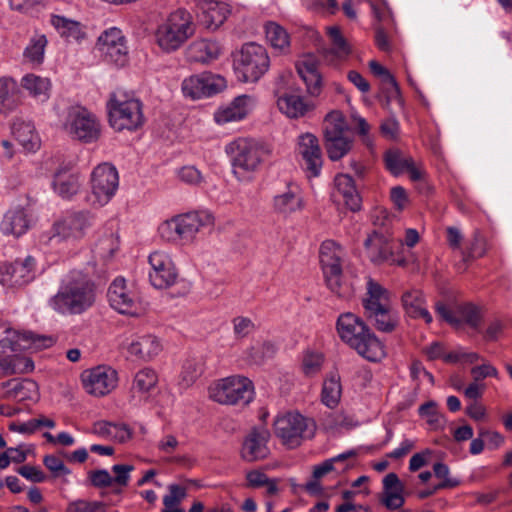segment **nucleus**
<instances>
[{
    "mask_svg": "<svg viewBox=\"0 0 512 512\" xmlns=\"http://www.w3.org/2000/svg\"><path fill=\"white\" fill-rule=\"evenodd\" d=\"M96 302V285L87 273L70 271L61 281L55 295L48 300V306L63 316L81 315Z\"/></svg>",
    "mask_w": 512,
    "mask_h": 512,
    "instance_id": "obj_1",
    "label": "nucleus"
},
{
    "mask_svg": "<svg viewBox=\"0 0 512 512\" xmlns=\"http://www.w3.org/2000/svg\"><path fill=\"white\" fill-rule=\"evenodd\" d=\"M337 332L343 342L370 362H380L386 356L385 346L359 316L342 313L336 323Z\"/></svg>",
    "mask_w": 512,
    "mask_h": 512,
    "instance_id": "obj_2",
    "label": "nucleus"
},
{
    "mask_svg": "<svg viewBox=\"0 0 512 512\" xmlns=\"http://www.w3.org/2000/svg\"><path fill=\"white\" fill-rule=\"evenodd\" d=\"M364 316L380 332L391 333L398 326V316L390 303V292L372 277H367L362 299Z\"/></svg>",
    "mask_w": 512,
    "mask_h": 512,
    "instance_id": "obj_3",
    "label": "nucleus"
},
{
    "mask_svg": "<svg viewBox=\"0 0 512 512\" xmlns=\"http://www.w3.org/2000/svg\"><path fill=\"white\" fill-rule=\"evenodd\" d=\"M225 150L231 158L232 172L240 181L250 179L271 154L268 145L252 138H238Z\"/></svg>",
    "mask_w": 512,
    "mask_h": 512,
    "instance_id": "obj_4",
    "label": "nucleus"
},
{
    "mask_svg": "<svg viewBox=\"0 0 512 512\" xmlns=\"http://www.w3.org/2000/svg\"><path fill=\"white\" fill-rule=\"evenodd\" d=\"M195 33L192 15L185 9L172 12L155 32L156 43L166 53L178 50Z\"/></svg>",
    "mask_w": 512,
    "mask_h": 512,
    "instance_id": "obj_5",
    "label": "nucleus"
},
{
    "mask_svg": "<svg viewBox=\"0 0 512 512\" xmlns=\"http://www.w3.org/2000/svg\"><path fill=\"white\" fill-rule=\"evenodd\" d=\"M109 123L117 131H134L144 124L143 104L134 96L114 92L107 102Z\"/></svg>",
    "mask_w": 512,
    "mask_h": 512,
    "instance_id": "obj_6",
    "label": "nucleus"
},
{
    "mask_svg": "<svg viewBox=\"0 0 512 512\" xmlns=\"http://www.w3.org/2000/svg\"><path fill=\"white\" fill-rule=\"evenodd\" d=\"M393 231L390 228V219L384 217L380 227L372 232L364 241V247L369 260L375 265H397L404 267L407 263L403 256L395 252Z\"/></svg>",
    "mask_w": 512,
    "mask_h": 512,
    "instance_id": "obj_7",
    "label": "nucleus"
},
{
    "mask_svg": "<svg viewBox=\"0 0 512 512\" xmlns=\"http://www.w3.org/2000/svg\"><path fill=\"white\" fill-rule=\"evenodd\" d=\"M233 67L238 80L255 83L269 70L270 58L265 47L249 42L234 55Z\"/></svg>",
    "mask_w": 512,
    "mask_h": 512,
    "instance_id": "obj_8",
    "label": "nucleus"
},
{
    "mask_svg": "<svg viewBox=\"0 0 512 512\" xmlns=\"http://www.w3.org/2000/svg\"><path fill=\"white\" fill-rule=\"evenodd\" d=\"M323 143L331 161L346 156L353 147L349 126L344 114L339 110L330 111L323 121Z\"/></svg>",
    "mask_w": 512,
    "mask_h": 512,
    "instance_id": "obj_9",
    "label": "nucleus"
},
{
    "mask_svg": "<svg viewBox=\"0 0 512 512\" xmlns=\"http://www.w3.org/2000/svg\"><path fill=\"white\" fill-rule=\"evenodd\" d=\"M343 249L333 240H326L320 246L319 257L328 288L340 298H347L351 291L342 284Z\"/></svg>",
    "mask_w": 512,
    "mask_h": 512,
    "instance_id": "obj_10",
    "label": "nucleus"
},
{
    "mask_svg": "<svg viewBox=\"0 0 512 512\" xmlns=\"http://www.w3.org/2000/svg\"><path fill=\"white\" fill-rule=\"evenodd\" d=\"M63 127L73 140L85 144L94 143L101 136L100 120L82 106H73L68 109Z\"/></svg>",
    "mask_w": 512,
    "mask_h": 512,
    "instance_id": "obj_11",
    "label": "nucleus"
},
{
    "mask_svg": "<svg viewBox=\"0 0 512 512\" xmlns=\"http://www.w3.org/2000/svg\"><path fill=\"white\" fill-rule=\"evenodd\" d=\"M210 397L220 404L247 405L253 399L252 382L241 376H231L219 380L209 389Z\"/></svg>",
    "mask_w": 512,
    "mask_h": 512,
    "instance_id": "obj_12",
    "label": "nucleus"
},
{
    "mask_svg": "<svg viewBox=\"0 0 512 512\" xmlns=\"http://www.w3.org/2000/svg\"><path fill=\"white\" fill-rule=\"evenodd\" d=\"M95 215L88 210L69 211L54 222L53 236L62 240H81L92 229Z\"/></svg>",
    "mask_w": 512,
    "mask_h": 512,
    "instance_id": "obj_13",
    "label": "nucleus"
},
{
    "mask_svg": "<svg viewBox=\"0 0 512 512\" xmlns=\"http://www.w3.org/2000/svg\"><path fill=\"white\" fill-rule=\"evenodd\" d=\"M119 186V176L116 168L108 163L99 164L91 174L93 205L104 206L115 195Z\"/></svg>",
    "mask_w": 512,
    "mask_h": 512,
    "instance_id": "obj_14",
    "label": "nucleus"
},
{
    "mask_svg": "<svg viewBox=\"0 0 512 512\" xmlns=\"http://www.w3.org/2000/svg\"><path fill=\"white\" fill-rule=\"evenodd\" d=\"M307 419L300 413H286L274 420L275 435L290 449L301 445L308 428Z\"/></svg>",
    "mask_w": 512,
    "mask_h": 512,
    "instance_id": "obj_15",
    "label": "nucleus"
},
{
    "mask_svg": "<svg viewBox=\"0 0 512 512\" xmlns=\"http://www.w3.org/2000/svg\"><path fill=\"white\" fill-rule=\"evenodd\" d=\"M225 87L226 80L211 72L192 75L182 82L183 94L193 100L213 96Z\"/></svg>",
    "mask_w": 512,
    "mask_h": 512,
    "instance_id": "obj_16",
    "label": "nucleus"
},
{
    "mask_svg": "<svg viewBox=\"0 0 512 512\" xmlns=\"http://www.w3.org/2000/svg\"><path fill=\"white\" fill-rule=\"evenodd\" d=\"M97 46L105 61L123 67L128 62V48L122 31L116 27L105 30L98 38Z\"/></svg>",
    "mask_w": 512,
    "mask_h": 512,
    "instance_id": "obj_17",
    "label": "nucleus"
},
{
    "mask_svg": "<svg viewBox=\"0 0 512 512\" xmlns=\"http://www.w3.org/2000/svg\"><path fill=\"white\" fill-rule=\"evenodd\" d=\"M36 261L32 256L0 264V283L4 286H23L35 278Z\"/></svg>",
    "mask_w": 512,
    "mask_h": 512,
    "instance_id": "obj_18",
    "label": "nucleus"
},
{
    "mask_svg": "<svg viewBox=\"0 0 512 512\" xmlns=\"http://www.w3.org/2000/svg\"><path fill=\"white\" fill-rule=\"evenodd\" d=\"M81 378L83 387L88 394L102 397L117 386L118 374L111 367L98 366L83 372Z\"/></svg>",
    "mask_w": 512,
    "mask_h": 512,
    "instance_id": "obj_19",
    "label": "nucleus"
},
{
    "mask_svg": "<svg viewBox=\"0 0 512 512\" xmlns=\"http://www.w3.org/2000/svg\"><path fill=\"white\" fill-rule=\"evenodd\" d=\"M150 283L157 289H164L172 286L177 279V271L170 257L160 251H155L149 255Z\"/></svg>",
    "mask_w": 512,
    "mask_h": 512,
    "instance_id": "obj_20",
    "label": "nucleus"
},
{
    "mask_svg": "<svg viewBox=\"0 0 512 512\" xmlns=\"http://www.w3.org/2000/svg\"><path fill=\"white\" fill-rule=\"evenodd\" d=\"M269 439L270 432L266 427H253L243 441L240 451L241 458L249 463L267 458L270 453Z\"/></svg>",
    "mask_w": 512,
    "mask_h": 512,
    "instance_id": "obj_21",
    "label": "nucleus"
},
{
    "mask_svg": "<svg viewBox=\"0 0 512 512\" xmlns=\"http://www.w3.org/2000/svg\"><path fill=\"white\" fill-rule=\"evenodd\" d=\"M107 297L110 306L121 314L136 315L138 310L135 295L127 288L124 278H116L109 286Z\"/></svg>",
    "mask_w": 512,
    "mask_h": 512,
    "instance_id": "obj_22",
    "label": "nucleus"
},
{
    "mask_svg": "<svg viewBox=\"0 0 512 512\" xmlns=\"http://www.w3.org/2000/svg\"><path fill=\"white\" fill-rule=\"evenodd\" d=\"M272 209L274 213L284 218L302 211L304 209V200L299 187L289 182L285 191L273 197Z\"/></svg>",
    "mask_w": 512,
    "mask_h": 512,
    "instance_id": "obj_23",
    "label": "nucleus"
},
{
    "mask_svg": "<svg viewBox=\"0 0 512 512\" xmlns=\"http://www.w3.org/2000/svg\"><path fill=\"white\" fill-rule=\"evenodd\" d=\"M299 153L305 161L306 169L312 176H318L322 168V151L318 138L311 133H305L298 138Z\"/></svg>",
    "mask_w": 512,
    "mask_h": 512,
    "instance_id": "obj_24",
    "label": "nucleus"
},
{
    "mask_svg": "<svg viewBox=\"0 0 512 512\" xmlns=\"http://www.w3.org/2000/svg\"><path fill=\"white\" fill-rule=\"evenodd\" d=\"M176 219L183 242L192 241L202 227L213 224V217L205 212H189L176 216Z\"/></svg>",
    "mask_w": 512,
    "mask_h": 512,
    "instance_id": "obj_25",
    "label": "nucleus"
},
{
    "mask_svg": "<svg viewBox=\"0 0 512 512\" xmlns=\"http://www.w3.org/2000/svg\"><path fill=\"white\" fill-rule=\"evenodd\" d=\"M296 70L311 97H318L323 88L322 75L318 71V63L312 56H306L296 64Z\"/></svg>",
    "mask_w": 512,
    "mask_h": 512,
    "instance_id": "obj_26",
    "label": "nucleus"
},
{
    "mask_svg": "<svg viewBox=\"0 0 512 512\" xmlns=\"http://www.w3.org/2000/svg\"><path fill=\"white\" fill-rule=\"evenodd\" d=\"M277 105L281 113L291 119L305 117L315 108L312 102L306 101L303 96L292 91L283 93L278 98Z\"/></svg>",
    "mask_w": 512,
    "mask_h": 512,
    "instance_id": "obj_27",
    "label": "nucleus"
},
{
    "mask_svg": "<svg viewBox=\"0 0 512 512\" xmlns=\"http://www.w3.org/2000/svg\"><path fill=\"white\" fill-rule=\"evenodd\" d=\"M373 14L377 20L375 24V43L384 52L391 50L389 32L394 29L395 21L387 7L379 8L372 4Z\"/></svg>",
    "mask_w": 512,
    "mask_h": 512,
    "instance_id": "obj_28",
    "label": "nucleus"
},
{
    "mask_svg": "<svg viewBox=\"0 0 512 512\" xmlns=\"http://www.w3.org/2000/svg\"><path fill=\"white\" fill-rule=\"evenodd\" d=\"M252 97L246 94L239 95L227 106L220 107L214 114V119L218 124H225L244 119L250 110Z\"/></svg>",
    "mask_w": 512,
    "mask_h": 512,
    "instance_id": "obj_29",
    "label": "nucleus"
},
{
    "mask_svg": "<svg viewBox=\"0 0 512 512\" xmlns=\"http://www.w3.org/2000/svg\"><path fill=\"white\" fill-rule=\"evenodd\" d=\"M403 309L407 316L413 319H423L430 324L433 321L432 315L427 310L426 300L421 290L411 289L405 291L401 296Z\"/></svg>",
    "mask_w": 512,
    "mask_h": 512,
    "instance_id": "obj_30",
    "label": "nucleus"
},
{
    "mask_svg": "<svg viewBox=\"0 0 512 512\" xmlns=\"http://www.w3.org/2000/svg\"><path fill=\"white\" fill-rule=\"evenodd\" d=\"M221 54V47L217 41L200 39L193 41L186 50L188 61L195 63H209Z\"/></svg>",
    "mask_w": 512,
    "mask_h": 512,
    "instance_id": "obj_31",
    "label": "nucleus"
},
{
    "mask_svg": "<svg viewBox=\"0 0 512 512\" xmlns=\"http://www.w3.org/2000/svg\"><path fill=\"white\" fill-rule=\"evenodd\" d=\"M11 132L16 141L28 152L39 149L41 141L35 126L31 121L17 118L11 126Z\"/></svg>",
    "mask_w": 512,
    "mask_h": 512,
    "instance_id": "obj_32",
    "label": "nucleus"
},
{
    "mask_svg": "<svg viewBox=\"0 0 512 512\" xmlns=\"http://www.w3.org/2000/svg\"><path fill=\"white\" fill-rule=\"evenodd\" d=\"M384 496L381 500L382 504L389 510H396L401 508L405 499L402 496L404 486L401 483L398 475L394 472L388 473L383 478Z\"/></svg>",
    "mask_w": 512,
    "mask_h": 512,
    "instance_id": "obj_33",
    "label": "nucleus"
},
{
    "mask_svg": "<svg viewBox=\"0 0 512 512\" xmlns=\"http://www.w3.org/2000/svg\"><path fill=\"white\" fill-rule=\"evenodd\" d=\"M337 192L343 197L344 203L352 212L362 208V198L357 190L354 179L348 174H338L334 179Z\"/></svg>",
    "mask_w": 512,
    "mask_h": 512,
    "instance_id": "obj_34",
    "label": "nucleus"
},
{
    "mask_svg": "<svg viewBox=\"0 0 512 512\" xmlns=\"http://www.w3.org/2000/svg\"><path fill=\"white\" fill-rule=\"evenodd\" d=\"M29 220L23 208L17 207L8 210L0 223V230L5 235L19 237L27 232Z\"/></svg>",
    "mask_w": 512,
    "mask_h": 512,
    "instance_id": "obj_35",
    "label": "nucleus"
},
{
    "mask_svg": "<svg viewBox=\"0 0 512 512\" xmlns=\"http://www.w3.org/2000/svg\"><path fill=\"white\" fill-rule=\"evenodd\" d=\"M161 351V344L153 335H143L134 339L128 346L130 355L140 360L148 361L158 355Z\"/></svg>",
    "mask_w": 512,
    "mask_h": 512,
    "instance_id": "obj_36",
    "label": "nucleus"
},
{
    "mask_svg": "<svg viewBox=\"0 0 512 512\" xmlns=\"http://www.w3.org/2000/svg\"><path fill=\"white\" fill-rule=\"evenodd\" d=\"M51 25L67 41H78L85 36L80 22L60 15H51Z\"/></svg>",
    "mask_w": 512,
    "mask_h": 512,
    "instance_id": "obj_37",
    "label": "nucleus"
},
{
    "mask_svg": "<svg viewBox=\"0 0 512 512\" xmlns=\"http://www.w3.org/2000/svg\"><path fill=\"white\" fill-rule=\"evenodd\" d=\"M53 188L59 196L69 199L78 192V176L60 169L54 175Z\"/></svg>",
    "mask_w": 512,
    "mask_h": 512,
    "instance_id": "obj_38",
    "label": "nucleus"
},
{
    "mask_svg": "<svg viewBox=\"0 0 512 512\" xmlns=\"http://www.w3.org/2000/svg\"><path fill=\"white\" fill-rule=\"evenodd\" d=\"M16 82L10 77H0V114H8L18 106L15 97Z\"/></svg>",
    "mask_w": 512,
    "mask_h": 512,
    "instance_id": "obj_39",
    "label": "nucleus"
},
{
    "mask_svg": "<svg viewBox=\"0 0 512 512\" xmlns=\"http://www.w3.org/2000/svg\"><path fill=\"white\" fill-rule=\"evenodd\" d=\"M341 393L340 377L337 374H331L323 383L321 392L322 403L328 408H335L340 401Z\"/></svg>",
    "mask_w": 512,
    "mask_h": 512,
    "instance_id": "obj_40",
    "label": "nucleus"
},
{
    "mask_svg": "<svg viewBox=\"0 0 512 512\" xmlns=\"http://www.w3.org/2000/svg\"><path fill=\"white\" fill-rule=\"evenodd\" d=\"M229 10L224 3L210 2L203 11L202 22L209 29H217L224 23Z\"/></svg>",
    "mask_w": 512,
    "mask_h": 512,
    "instance_id": "obj_41",
    "label": "nucleus"
},
{
    "mask_svg": "<svg viewBox=\"0 0 512 512\" xmlns=\"http://www.w3.org/2000/svg\"><path fill=\"white\" fill-rule=\"evenodd\" d=\"M265 35L270 45L280 52H286L290 46V38L287 31L275 22L265 25Z\"/></svg>",
    "mask_w": 512,
    "mask_h": 512,
    "instance_id": "obj_42",
    "label": "nucleus"
},
{
    "mask_svg": "<svg viewBox=\"0 0 512 512\" xmlns=\"http://www.w3.org/2000/svg\"><path fill=\"white\" fill-rule=\"evenodd\" d=\"M412 160L398 149H390L384 154L385 167L394 176L403 174L410 167Z\"/></svg>",
    "mask_w": 512,
    "mask_h": 512,
    "instance_id": "obj_43",
    "label": "nucleus"
},
{
    "mask_svg": "<svg viewBox=\"0 0 512 512\" xmlns=\"http://www.w3.org/2000/svg\"><path fill=\"white\" fill-rule=\"evenodd\" d=\"M34 363L25 357H5L0 359V377L9 376L18 372L32 371Z\"/></svg>",
    "mask_w": 512,
    "mask_h": 512,
    "instance_id": "obj_44",
    "label": "nucleus"
},
{
    "mask_svg": "<svg viewBox=\"0 0 512 512\" xmlns=\"http://www.w3.org/2000/svg\"><path fill=\"white\" fill-rule=\"evenodd\" d=\"M21 86L33 97H42V99L45 100L49 96L50 81L47 78L27 74L22 78Z\"/></svg>",
    "mask_w": 512,
    "mask_h": 512,
    "instance_id": "obj_45",
    "label": "nucleus"
},
{
    "mask_svg": "<svg viewBox=\"0 0 512 512\" xmlns=\"http://www.w3.org/2000/svg\"><path fill=\"white\" fill-rule=\"evenodd\" d=\"M456 316L460 319V325L465 323L475 330H479L482 315L480 309L472 303L459 304L455 309Z\"/></svg>",
    "mask_w": 512,
    "mask_h": 512,
    "instance_id": "obj_46",
    "label": "nucleus"
},
{
    "mask_svg": "<svg viewBox=\"0 0 512 512\" xmlns=\"http://www.w3.org/2000/svg\"><path fill=\"white\" fill-rule=\"evenodd\" d=\"M203 373V364L198 359H188L182 366L179 384L184 387H190Z\"/></svg>",
    "mask_w": 512,
    "mask_h": 512,
    "instance_id": "obj_47",
    "label": "nucleus"
},
{
    "mask_svg": "<svg viewBox=\"0 0 512 512\" xmlns=\"http://www.w3.org/2000/svg\"><path fill=\"white\" fill-rule=\"evenodd\" d=\"M331 42L332 47L324 52V58L330 64H336V62L346 59L351 53V47L343 36Z\"/></svg>",
    "mask_w": 512,
    "mask_h": 512,
    "instance_id": "obj_48",
    "label": "nucleus"
},
{
    "mask_svg": "<svg viewBox=\"0 0 512 512\" xmlns=\"http://www.w3.org/2000/svg\"><path fill=\"white\" fill-rule=\"evenodd\" d=\"M158 377L151 368H144L138 371L134 377V388L139 392H148L157 384Z\"/></svg>",
    "mask_w": 512,
    "mask_h": 512,
    "instance_id": "obj_49",
    "label": "nucleus"
},
{
    "mask_svg": "<svg viewBox=\"0 0 512 512\" xmlns=\"http://www.w3.org/2000/svg\"><path fill=\"white\" fill-rule=\"evenodd\" d=\"M418 413L421 417L427 419V423L433 428L442 425L443 416L438 412V405L435 401L430 400L420 405Z\"/></svg>",
    "mask_w": 512,
    "mask_h": 512,
    "instance_id": "obj_50",
    "label": "nucleus"
},
{
    "mask_svg": "<svg viewBox=\"0 0 512 512\" xmlns=\"http://www.w3.org/2000/svg\"><path fill=\"white\" fill-rule=\"evenodd\" d=\"M486 250L487 247L485 239L479 232H476L470 246L465 251H462L463 261L467 262L469 260L480 258L484 256Z\"/></svg>",
    "mask_w": 512,
    "mask_h": 512,
    "instance_id": "obj_51",
    "label": "nucleus"
},
{
    "mask_svg": "<svg viewBox=\"0 0 512 512\" xmlns=\"http://www.w3.org/2000/svg\"><path fill=\"white\" fill-rule=\"evenodd\" d=\"M46 43L47 40L44 35L32 39L24 51V56L31 62H42Z\"/></svg>",
    "mask_w": 512,
    "mask_h": 512,
    "instance_id": "obj_52",
    "label": "nucleus"
},
{
    "mask_svg": "<svg viewBox=\"0 0 512 512\" xmlns=\"http://www.w3.org/2000/svg\"><path fill=\"white\" fill-rule=\"evenodd\" d=\"M37 384L29 379L15 383V385L8 391L10 397L18 399L20 401L25 399H31L32 396L28 393L36 392Z\"/></svg>",
    "mask_w": 512,
    "mask_h": 512,
    "instance_id": "obj_53",
    "label": "nucleus"
},
{
    "mask_svg": "<svg viewBox=\"0 0 512 512\" xmlns=\"http://www.w3.org/2000/svg\"><path fill=\"white\" fill-rule=\"evenodd\" d=\"M43 464L51 472L54 478L69 475L71 470L64 464V462L55 455H45Z\"/></svg>",
    "mask_w": 512,
    "mask_h": 512,
    "instance_id": "obj_54",
    "label": "nucleus"
},
{
    "mask_svg": "<svg viewBox=\"0 0 512 512\" xmlns=\"http://www.w3.org/2000/svg\"><path fill=\"white\" fill-rule=\"evenodd\" d=\"M160 237L168 242L181 241L180 234L178 233V225L176 217L170 220L164 221L158 227Z\"/></svg>",
    "mask_w": 512,
    "mask_h": 512,
    "instance_id": "obj_55",
    "label": "nucleus"
},
{
    "mask_svg": "<svg viewBox=\"0 0 512 512\" xmlns=\"http://www.w3.org/2000/svg\"><path fill=\"white\" fill-rule=\"evenodd\" d=\"M323 357L319 353L308 352L303 357L302 368L306 375L311 376L320 371Z\"/></svg>",
    "mask_w": 512,
    "mask_h": 512,
    "instance_id": "obj_56",
    "label": "nucleus"
},
{
    "mask_svg": "<svg viewBox=\"0 0 512 512\" xmlns=\"http://www.w3.org/2000/svg\"><path fill=\"white\" fill-rule=\"evenodd\" d=\"M168 490L169 493L163 497V504L168 508L170 506H177L187 495V487H183L177 484L169 485Z\"/></svg>",
    "mask_w": 512,
    "mask_h": 512,
    "instance_id": "obj_57",
    "label": "nucleus"
},
{
    "mask_svg": "<svg viewBox=\"0 0 512 512\" xmlns=\"http://www.w3.org/2000/svg\"><path fill=\"white\" fill-rule=\"evenodd\" d=\"M91 485L95 488H105L113 484V477L105 469L92 470L88 473Z\"/></svg>",
    "mask_w": 512,
    "mask_h": 512,
    "instance_id": "obj_58",
    "label": "nucleus"
},
{
    "mask_svg": "<svg viewBox=\"0 0 512 512\" xmlns=\"http://www.w3.org/2000/svg\"><path fill=\"white\" fill-rule=\"evenodd\" d=\"M232 322L234 334L237 338H245L255 329V324L247 317H236Z\"/></svg>",
    "mask_w": 512,
    "mask_h": 512,
    "instance_id": "obj_59",
    "label": "nucleus"
},
{
    "mask_svg": "<svg viewBox=\"0 0 512 512\" xmlns=\"http://www.w3.org/2000/svg\"><path fill=\"white\" fill-rule=\"evenodd\" d=\"M17 472L33 483H42L47 479L46 474L37 466L23 465L17 469Z\"/></svg>",
    "mask_w": 512,
    "mask_h": 512,
    "instance_id": "obj_60",
    "label": "nucleus"
},
{
    "mask_svg": "<svg viewBox=\"0 0 512 512\" xmlns=\"http://www.w3.org/2000/svg\"><path fill=\"white\" fill-rule=\"evenodd\" d=\"M134 469V466L128 464H115L111 470L115 474L113 483L118 486H127L130 480V472Z\"/></svg>",
    "mask_w": 512,
    "mask_h": 512,
    "instance_id": "obj_61",
    "label": "nucleus"
},
{
    "mask_svg": "<svg viewBox=\"0 0 512 512\" xmlns=\"http://www.w3.org/2000/svg\"><path fill=\"white\" fill-rule=\"evenodd\" d=\"M178 177L182 182L197 185L202 182L201 172L194 166H183L178 171Z\"/></svg>",
    "mask_w": 512,
    "mask_h": 512,
    "instance_id": "obj_62",
    "label": "nucleus"
},
{
    "mask_svg": "<svg viewBox=\"0 0 512 512\" xmlns=\"http://www.w3.org/2000/svg\"><path fill=\"white\" fill-rule=\"evenodd\" d=\"M437 314L447 323L452 326L459 327L460 319L456 316L455 311H452L445 303L438 301L435 304Z\"/></svg>",
    "mask_w": 512,
    "mask_h": 512,
    "instance_id": "obj_63",
    "label": "nucleus"
},
{
    "mask_svg": "<svg viewBox=\"0 0 512 512\" xmlns=\"http://www.w3.org/2000/svg\"><path fill=\"white\" fill-rule=\"evenodd\" d=\"M479 436L484 439L489 449H496L503 445L505 441L504 436L497 431L480 429Z\"/></svg>",
    "mask_w": 512,
    "mask_h": 512,
    "instance_id": "obj_64",
    "label": "nucleus"
}]
</instances>
